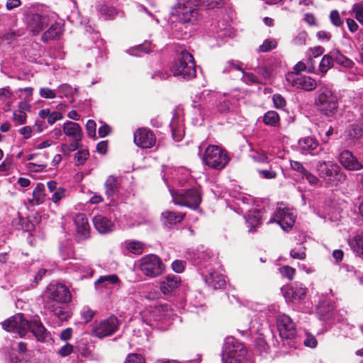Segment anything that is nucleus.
<instances>
[{"label":"nucleus","instance_id":"f257e3e1","mask_svg":"<svg viewBox=\"0 0 363 363\" xmlns=\"http://www.w3.org/2000/svg\"><path fill=\"white\" fill-rule=\"evenodd\" d=\"M3 328L9 332H16L20 337H23L30 330L38 341L45 342L48 337V333L38 315L32 317L30 320L24 318L22 313H17L2 323Z\"/></svg>","mask_w":363,"mask_h":363},{"label":"nucleus","instance_id":"f03ea898","mask_svg":"<svg viewBox=\"0 0 363 363\" xmlns=\"http://www.w3.org/2000/svg\"><path fill=\"white\" fill-rule=\"evenodd\" d=\"M200 16L199 0H176L170 11L171 21L186 28L196 24Z\"/></svg>","mask_w":363,"mask_h":363},{"label":"nucleus","instance_id":"7ed1b4c3","mask_svg":"<svg viewBox=\"0 0 363 363\" xmlns=\"http://www.w3.org/2000/svg\"><path fill=\"white\" fill-rule=\"evenodd\" d=\"M170 72L174 77L191 79L196 77V69L192 55L186 50H182L170 67Z\"/></svg>","mask_w":363,"mask_h":363},{"label":"nucleus","instance_id":"20e7f679","mask_svg":"<svg viewBox=\"0 0 363 363\" xmlns=\"http://www.w3.org/2000/svg\"><path fill=\"white\" fill-rule=\"evenodd\" d=\"M246 354L242 343L233 337L225 339L221 354L223 363H252L245 359Z\"/></svg>","mask_w":363,"mask_h":363},{"label":"nucleus","instance_id":"39448f33","mask_svg":"<svg viewBox=\"0 0 363 363\" xmlns=\"http://www.w3.org/2000/svg\"><path fill=\"white\" fill-rule=\"evenodd\" d=\"M316 168L319 177L327 184L337 185L344 183L347 179V176L340 167L333 162L320 161Z\"/></svg>","mask_w":363,"mask_h":363},{"label":"nucleus","instance_id":"423d86ee","mask_svg":"<svg viewBox=\"0 0 363 363\" xmlns=\"http://www.w3.org/2000/svg\"><path fill=\"white\" fill-rule=\"evenodd\" d=\"M230 160L227 151L217 145H208L204 152L203 161L208 167L216 170L224 169Z\"/></svg>","mask_w":363,"mask_h":363},{"label":"nucleus","instance_id":"0eeeda50","mask_svg":"<svg viewBox=\"0 0 363 363\" xmlns=\"http://www.w3.org/2000/svg\"><path fill=\"white\" fill-rule=\"evenodd\" d=\"M170 193L175 205L195 209L199 207L201 201V194L196 188L186 190H171Z\"/></svg>","mask_w":363,"mask_h":363},{"label":"nucleus","instance_id":"6e6552de","mask_svg":"<svg viewBox=\"0 0 363 363\" xmlns=\"http://www.w3.org/2000/svg\"><path fill=\"white\" fill-rule=\"evenodd\" d=\"M45 296L47 303H69L72 301L69 288L61 283H50L45 289Z\"/></svg>","mask_w":363,"mask_h":363},{"label":"nucleus","instance_id":"1a4fd4ad","mask_svg":"<svg viewBox=\"0 0 363 363\" xmlns=\"http://www.w3.org/2000/svg\"><path fill=\"white\" fill-rule=\"evenodd\" d=\"M139 268L144 275L153 278L160 275L165 267L158 256L151 254L140 259Z\"/></svg>","mask_w":363,"mask_h":363},{"label":"nucleus","instance_id":"9d476101","mask_svg":"<svg viewBox=\"0 0 363 363\" xmlns=\"http://www.w3.org/2000/svg\"><path fill=\"white\" fill-rule=\"evenodd\" d=\"M296 219L294 211L281 204L277 207L269 223H277L284 231H289L294 226Z\"/></svg>","mask_w":363,"mask_h":363},{"label":"nucleus","instance_id":"9b49d317","mask_svg":"<svg viewBox=\"0 0 363 363\" xmlns=\"http://www.w3.org/2000/svg\"><path fill=\"white\" fill-rule=\"evenodd\" d=\"M318 109L327 116H332L337 108V98L330 89L321 91L315 101Z\"/></svg>","mask_w":363,"mask_h":363},{"label":"nucleus","instance_id":"f8f14e48","mask_svg":"<svg viewBox=\"0 0 363 363\" xmlns=\"http://www.w3.org/2000/svg\"><path fill=\"white\" fill-rule=\"evenodd\" d=\"M118 329V318L114 315H111L99 323H95L91 328V334L101 339L113 335Z\"/></svg>","mask_w":363,"mask_h":363},{"label":"nucleus","instance_id":"ddd939ff","mask_svg":"<svg viewBox=\"0 0 363 363\" xmlns=\"http://www.w3.org/2000/svg\"><path fill=\"white\" fill-rule=\"evenodd\" d=\"M277 324L281 338L291 340L296 337V324L289 315H279L277 318Z\"/></svg>","mask_w":363,"mask_h":363},{"label":"nucleus","instance_id":"4468645a","mask_svg":"<svg viewBox=\"0 0 363 363\" xmlns=\"http://www.w3.org/2000/svg\"><path fill=\"white\" fill-rule=\"evenodd\" d=\"M286 79L292 86L308 91L314 90L317 86L315 80L309 76H300L291 72L286 75Z\"/></svg>","mask_w":363,"mask_h":363},{"label":"nucleus","instance_id":"2eb2a0df","mask_svg":"<svg viewBox=\"0 0 363 363\" xmlns=\"http://www.w3.org/2000/svg\"><path fill=\"white\" fill-rule=\"evenodd\" d=\"M26 22L33 35H37L48 25L49 18L47 15L30 13L26 16Z\"/></svg>","mask_w":363,"mask_h":363},{"label":"nucleus","instance_id":"dca6fc26","mask_svg":"<svg viewBox=\"0 0 363 363\" xmlns=\"http://www.w3.org/2000/svg\"><path fill=\"white\" fill-rule=\"evenodd\" d=\"M189 258L194 261V264L199 266L201 268L204 267L206 270L211 267V265L215 260L211 250H204L202 248H198L196 251L189 253Z\"/></svg>","mask_w":363,"mask_h":363},{"label":"nucleus","instance_id":"f3484780","mask_svg":"<svg viewBox=\"0 0 363 363\" xmlns=\"http://www.w3.org/2000/svg\"><path fill=\"white\" fill-rule=\"evenodd\" d=\"M134 142L142 148H150L156 142L153 132L146 128H139L134 134Z\"/></svg>","mask_w":363,"mask_h":363},{"label":"nucleus","instance_id":"a211bd4d","mask_svg":"<svg viewBox=\"0 0 363 363\" xmlns=\"http://www.w3.org/2000/svg\"><path fill=\"white\" fill-rule=\"evenodd\" d=\"M339 162L341 165L349 171L363 169V164L349 150H343L339 155Z\"/></svg>","mask_w":363,"mask_h":363},{"label":"nucleus","instance_id":"6ab92c4d","mask_svg":"<svg viewBox=\"0 0 363 363\" xmlns=\"http://www.w3.org/2000/svg\"><path fill=\"white\" fill-rule=\"evenodd\" d=\"M205 282L213 289H220L225 286V280L223 275L210 267L206 272H201Z\"/></svg>","mask_w":363,"mask_h":363},{"label":"nucleus","instance_id":"aec40b11","mask_svg":"<svg viewBox=\"0 0 363 363\" xmlns=\"http://www.w3.org/2000/svg\"><path fill=\"white\" fill-rule=\"evenodd\" d=\"M213 96H214V93H212L209 90H204L195 96L193 100V108L195 111L199 112L201 121L200 122L199 120L197 119L196 122V125H201V122L203 121L204 114L201 111L202 107L211 100Z\"/></svg>","mask_w":363,"mask_h":363},{"label":"nucleus","instance_id":"412c9836","mask_svg":"<svg viewBox=\"0 0 363 363\" xmlns=\"http://www.w3.org/2000/svg\"><path fill=\"white\" fill-rule=\"evenodd\" d=\"M74 224L77 237L79 240H86L90 236V226L86 216L84 213H78L74 218Z\"/></svg>","mask_w":363,"mask_h":363},{"label":"nucleus","instance_id":"4be33fe9","mask_svg":"<svg viewBox=\"0 0 363 363\" xmlns=\"http://www.w3.org/2000/svg\"><path fill=\"white\" fill-rule=\"evenodd\" d=\"M181 279L179 276L167 275L163 277L160 282V289L164 295L173 293L180 285Z\"/></svg>","mask_w":363,"mask_h":363},{"label":"nucleus","instance_id":"5701e85b","mask_svg":"<svg viewBox=\"0 0 363 363\" xmlns=\"http://www.w3.org/2000/svg\"><path fill=\"white\" fill-rule=\"evenodd\" d=\"M68 303H46V308L62 321L67 320L71 315Z\"/></svg>","mask_w":363,"mask_h":363},{"label":"nucleus","instance_id":"b1692460","mask_svg":"<svg viewBox=\"0 0 363 363\" xmlns=\"http://www.w3.org/2000/svg\"><path fill=\"white\" fill-rule=\"evenodd\" d=\"M63 133L74 141H81L83 138L81 126L78 123L69 121L63 124Z\"/></svg>","mask_w":363,"mask_h":363},{"label":"nucleus","instance_id":"393cba45","mask_svg":"<svg viewBox=\"0 0 363 363\" xmlns=\"http://www.w3.org/2000/svg\"><path fill=\"white\" fill-rule=\"evenodd\" d=\"M319 143L313 138L306 137L298 140V148L302 154L316 155Z\"/></svg>","mask_w":363,"mask_h":363},{"label":"nucleus","instance_id":"a878e982","mask_svg":"<svg viewBox=\"0 0 363 363\" xmlns=\"http://www.w3.org/2000/svg\"><path fill=\"white\" fill-rule=\"evenodd\" d=\"M92 220L94 228L101 234L108 233L113 230L114 225L113 222L104 216H95Z\"/></svg>","mask_w":363,"mask_h":363},{"label":"nucleus","instance_id":"bb28decb","mask_svg":"<svg viewBox=\"0 0 363 363\" xmlns=\"http://www.w3.org/2000/svg\"><path fill=\"white\" fill-rule=\"evenodd\" d=\"M183 122V116H179V114H174L170 122V127L172 137L176 141H180L184 136V130Z\"/></svg>","mask_w":363,"mask_h":363},{"label":"nucleus","instance_id":"cd10ccee","mask_svg":"<svg viewBox=\"0 0 363 363\" xmlns=\"http://www.w3.org/2000/svg\"><path fill=\"white\" fill-rule=\"evenodd\" d=\"M184 218V213H176L169 210L163 211L161 214V221L167 228H172L181 223Z\"/></svg>","mask_w":363,"mask_h":363},{"label":"nucleus","instance_id":"c85d7f7f","mask_svg":"<svg viewBox=\"0 0 363 363\" xmlns=\"http://www.w3.org/2000/svg\"><path fill=\"white\" fill-rule=\"evenodd\" d=\"M104 186L105 193L108 197V199H109L110 201H114L115 198L116 197L118 193L120 188L118 178L113 175H110L107 178Z\"/></svg>","mask_w":363,"mask_h":363},{"label":"nucleus","instance_id":"c756f323","mask_svg":"<svg viewBox=\"0 0 363 363\" xmlns=\"http://www.w3.org/2000/svg\"><path fill=\"white\" fill-rule=\"evenodd\" d=\"M307 291V288L301 283H295L286 291L288 298L291 301H299L304 298Z\"/></svg>","mask_w":363,"mask_h":363},{"label":"nucleus","instance_id":"7c9ffc66","mask_svg":"<svg viewBox=\"0 0 363 363\" xmlns=\"http://www.w3.org/2000/svg\"><path fill=\"white\" fill-rule=\"evenodd\" d=\"M18 108L13 112V121L16 125H24L26 123L27 114L25 110L29 108V104L26 101L18 104Z\"/></svg>","mask_w":363,"mask_h":363},{"label":"nucleus","instance_id":"2f4dec72","mask_svg":"<svg viewBox=\"0 0 363 363\" xmlns=\"http://www.w3.org/2000/svg\"><path fill=\"white\" fill-rule=\"evenodd\" d=\"M262 217V211L261 210L255 209L254 211H249L245 218L250 232H253V229L260 224Z\"/></svg>","mask_w":363,"mask_h":363},{"label":"nucleus","instance_id":"473e14b6","mask_svg":"<svg viewBox=\"0 0 363 363\" xmlns=\"http://www.w3.org/2000/svg\"><path fill=\"white\" fill-rule=\"evenodd\" d=\"M46 198L45 194V185L42 183H38L33 191L32 199H29V201L32 205L42 204Z\"/></svg>","mask_w":363,"mask_h":363},{"label":"nucleus","instance_id":"72a5a7b5","mask_svg":"<svg viewBox=\"0 0 363 363\" xmlns=\"http://www.w3.org/2000/svg\"><path fill=\"white\" fill-rule=\"evenodd\" d=\"M62 33V28L60 23L52 24L48 30L42 35V40L47 42L51 40H55L60 37Z\"/></svg>","mask_w":363,"mask_h":363},{"label":"nucleus","instance_id":"f704fd0d","mask_svg":"<svg viewBox=\"0 0 363 363\" xmlns=\"http://www.w3.org/2000/svg\"><path fill=\"white\" fill-rule=\"evenodd\" d=\"M216 109L220 113H225L233 109V104L231 99L226 96H220L216 101Z\"/></svg>","mask_w":363,"mask_h":363},{"label":"nucleus","instance_id":"c9c22d12","mask_svg":"<svg viewBox=\"0 0 363 363\" xmlns=\"http://www.w3.org/2000/svg\"><path fill=\"white\" fill-rule=\"evenodd\" d=\"M120 282V279L116 274H108L101 276L94 283L96 288L99 286H103L107 288L109 285H115Z\"/></svg>","mask_w":363,"mask_h":363},{"label":"nucleus","instance_id":"e433bc0d","mask_svg":"<svg viewBox=\"0 0 363 363\" xmlns=\"http://www.w3.org/2000/svg\"><path fill=\"white\" fill-rule=\"evenodd\" d=\"M333 60L345 67H352L353 62L351 60L343 55L338 50H333L330 52Z\"/></svg>","mask_w":363,"mask_h":363},{"label":"nucleus","instance_id":"4c0bfd02","mask_svg":"<svg viewBox=\"0 0 363 363\" xmlns=\"http://www.w3.org/2000/svg\"><path fill=\"white\" fill-rule=\"evenodd\" d=\"M280 117L275 111H269L263 116V123L269 126L277 127L279 125Z\"/></svg>","mask_w":363,"mask_h":363},{"label":"nucleus","instance_id":"58836bf2","mask_svg":"<svg viewBox=\"0 0 363 363\" xmlns=\"http://www.w3.org/2000/svg\"><path fill=\"white\" fill-rule=\"evenodd\" d=\"M349 245L359 255L363 254V232L349 240Z\"/></svg>","mask_w":363,"mask_h":363},{"label":"nucleus","instance_id":"ea45409f","mask_svg":"<svg viewBox=\"0 0 363 363\" xmlns=\"http://www.w3.org/2000/svg\"><path fill=\"white\" fill-rule=\"evenodd\" d=\"M151 314L155 321L162 320L168 315V306L159 305L152 311Z\"/></svg>","mask_w":363,"mask_h":363},{"label":"nucleus","instance_id":"a19ab883","mask_svg":"<svg viewBox=\"0 0 363 363\" xmlns=\"http://www.w3.org/2000/svg\"><path fill=\"white\" fill-rule=\"evenodd\" d=\"M333 57L330 55V52L328 55H325L320 62L319 65V72L321 73V76H324L327 72L333 67Z\"/></svg>","mask_w":363,"mask_h":363},{"label":"nucleus","instance_id":"79ce46f5","mask_svg":"<svg viewBox=\"0 0 363 363\" xmlns=\"http://www.w3.org/2000/svg\"><path fill=\"white\" fill-rule=\"evenodd\" d=\"M125 247L128 252L133 254L140 255L143 252L145 245L144 243L136 240L126 241Z\"/></svg>","mask_w":363,"mask_h":363},{"label":"nucleus","instance_id":"37998d69","mask_svg":"<svg viewBox=\"0 0 363 363\" xmlns=\"http://www.w3.org/2000/svg\"><path fill=\"white\" fill-rule=\"evenodd\" d=\"M74 91V89L70 85L64 84L58 87L57 93L60 94L59 96L60 98L66 97L69 99V102L71 103L73 101Z\"/></svg>","mask_w":363,"mask_h":363},{"label":"nucleus","instance_id":"c03bdc74","mask_svg":"<svg viewBox=\"0 0 363 363\" xmlns=\"http://www.w3.org/2000/svg\"><path fill=\"white\" fill-rule=\"evenodd\" d=\"M308 64H310V66L307 68V66L306 63L299 61L295 66H294V71L295 74H298L299 72L307 70L309 73H314L315 72V67L313 63V60L311 57H309L308 60Z\"/></svg>","mask_w":363,"mask_h":363},{"label":"nucleus","instance_id":"a18cd8bd","mask_svg":"<svg viewBox=\"0 0 363 363\" xmlns=\"http://www.w3.org/2000/svg\"><path fill=\"white\" fill-rule=\"evenodd\" d=\"M290 255L294 259H305L306 257V247L301 244H298L294 248L291 250Z\"/></svg>","mask_w":363,"mask_h":363},{"label":"nucleus","instance_id":"49530a36","mask_svg":"<svg viewBox=\"0 0 363 363\" xmlns=\"http://www.w3.org/2000/svg\"><path fill=\"white\" fill-rule=\"evenodd\" d=\"M255 347L260 353L268 352L269 345L265 340L264 334L263 333L258 334L255 340Z\"/></svg>","mask_w":363,"mask_h":363},{"label":"nucleus","instance_id":"de8ad7c7","mask_svg":"<svg viewBox=\"0 0 363 363\" xmlns=\"http://www.w3.org/2000/svg\"><path fill=\"white\" fill-rule=\"evenodd\" d=\"M79 142L80 141L72 140V142L69 144L63 143L60 146V151L63 153V155L69 156L71 152L79 149Z\"/></svg>","mask_w":363,"mask_h":363},{"label":"nucleus","instance_id":"09e8293b","mask_svg":"<svg viewBox=\"0 0 363 363\" xmlns=\"http://www.w3.org/2000/svg\"><path fill=\"white\" fill-rule=\"evenodd\" d=\"M89 157V152L87 150H79L74 155V163L77 166L83 165Z\"/></svg>","mask_w":363,"mask_h":363},{"label":"nucleus","instance_id":"8fccbe9b","mask_svg":"<svg viewBox=\"0 0 363 363\" xmlns=\"http://www.w3.org/2000/svg\"><path fill=\"white\" fill-rule=\"evenodd\" d=\"M352 13L359 23L363 25V2L356 3L352 6Z\"/></svg>","mask_w":363,"mask_h":363},{"label":"nucleus","instance_id":"3c124183","mask_svg":"<svg viewBox=\"0 0 363 363\" xmlns=\"http://www.w3.org/2000/svg\"><path fill=\"white\" fill-rule=\"evenodd\" d=\"M277 43L274 39H267L264 43L259 47V51L262 52H267L277 48Z\"/></svg>","mask_w":363,"mask_h":363},{"label":"nucleus","instance_id":"603ef678","mask_svg":"<svg viewBox=\"0 0 363 363\" xmlns=\"http://www.w3.org/2000/svg\"><path fill=\"white\" fill-rule=\"evenodd\" d=\"M39 93L42 98L50 99H55L57 95V93L55 90L48 87L40 88Z\"/></svg>","mask_w":363,"mask_h":363},{"label":"nucleus","instance_id":"864d4df0","mask_svg":"<svg viewBox=\"0 0 363 363\" xmlns=\"http://www.w3.org/2000/svg\"><path fill=\"white\" fill-rule=\"evenodd\" d=\"M303 345L307 347L315 348L318 345V341L313 335L309 333H306V337L303 340Z\"/></svg>","mask_w":363,"mask_h":363},{"label":"nucleus","instance_id":"5fc2aeb1","mask_svg":"<svg viewBox=\"0 0 363 363\" xmlns=\"http://www.w3.org/2000/svg\"><path fill=\"white\" fill-rule=\"evenodd\" d=\"M242 72V79L245 83H246L247 84H257L259 83V79L254 74L249 73V72H245L243 70Z\"/></svg>","mask_w":363,"mask_h":363},{"label":"nucleus","instance_id":"6e6d98bb","mask_svg":"<svg viewBox=\"0 0 363 363\" xmlns=\"http://www.w3.org/2000/svg\"><path fill=\"white\" fill-rule=\"evenodd\" d=\"M65 193H66L65 189L62 186H59V188L56 191H55L54 192L52 193V194L50 199L54 203H56L59 202L60 200H62L65 196Z\"/></svg>","mask_w":363,"mask_h":363},{"label":"nucleus","instance_id":"4d7b16f0","mask_svg":"<svg viewBox=\"0 0 363 363\" xmlns=\"http://www.w3.org/2000/svg\"><path fill=\"white\" fill-rule=\"evenodd\" d=\"M279 271L283 277L289 279V280H291L294 278L296 273L295 269L288 265L281 267Z\"/></svg>","mask_w":363,"mask_h":363},{"label":"nucleus","instance_id":"13d9d810","mask_svg":"<svg viewBox=\"0 0 363 363\" xmlns=\"http://www.w3.org/2000/svg\"><path fill=\"white\" fill-rule=\"evenodd\" d=\"M124 363H145L144 357L139 354H129Z\"/></svg>","mask_w":363,"mask_h":363},{"label":"nucleus","instance_id":"bf43d9fd","mask_svg":"<svg viewBox=\"0 0 363 363\" xmlns=\"http://www.w3.org/2000/svg\"><path fill=\"white\" fill-rule=\"evenodd\" d=\"M274 107L277 108H282L286 106L284 98L279 94H275L272 96Z\"/></svg>","mask_w":363,"mask_h":363},{"label":"nucleus","instance_id":"052dcab7","mask_svg":"<svg viewBox=\"0 0 363 363\" xmlns=\"http://www.w3.org/2000/svg\"><path fill=\"white\" fill-rule=\"evenodd\" d=\"M330 18L332 23L335 26H340L343 23L338 11L336 10H333L330 12Z\"/></svg>","mask_w":363,"mask_h":363},{"label":"nucleus","instance_id":"680f3d73","mask_svg":"<svg viewBox=\"0 0 363 363\" xmlns=\"http://www.w3.org/2000/svg\"><path fill=\"white\" fill-rule=\"evenodd\" d=\"M13 92L9 86L0 88V101H4L13 96Z\"/></svg>","mask_w":363,"mask_h":363},{"label":"nucleus","instance_id":"e2e57ef3","mask_svg":"<svg viewBox=\"0 0 363 363\" xmlns=\"http://www.w3.org/2000/svg\"><path fill=\"white\" fill-rule=\"evenodd\" d=\"M303 179H306L307 182L311 185H317L319 182V179L308 171H306L302 175Z\"/></svg>","mask_w":363,"mask_h":363},{"label":"nucleus","instance_id":"0e129e2a","mask_svg":"<svg viewBox=\"0 0 363 363\" xmlns=\"http://www.w3.org/2000/svg\"><path fill=\"white\" fill-rule=\"evenodd\" d=\"M258 174L261 177L267 179H274L277 177V173L272 169L258 170Z\"/></svg>","mask_w":363,"mask_h":363},{"label":"nucleus","instance_id":"69168bd1","mask_svg":"<svg viewBox=\"0 0 363 363\" xmlns=\"http://www.w3.org/2000/svg\"><path fill=\"white\" fill-rule=\"evenodd\" d=\"M273 71V68L264 66L259 69L258 73L262 76L264 79H269L272 77Z\"/></svg>","mask_w":363,"mask_h":363},{"label":"nucleus","instance_id":"338daca9","mask_svg":"<svg viewBox=\"0 0 363 363\" xmlns=\"http://www.w3.org/2000/svg\"><path fill=\"white\" fill-rule=\"evenodd\" d=\"M96 124L94 121L89 120L86 124V130L89 137H94L96 134Z\"/></svg>","mask_w":363,"mask_h":363},{"label":"nucleus","instance_id":"774afa93","mask_svg":"<svg viewBox=\"0 0 363 363\" xmlns=\"http://www.w3.org/2000/svg\"><path fill=\"white\" fill-rule=\"evenodd\" d=\"M74 350V347L71 344L67 343L64 346H62L60 351L59 354L62 357H67Z\"/></svg>","mask_w":363,"mask_h":363}]
</instances>
